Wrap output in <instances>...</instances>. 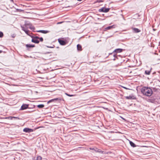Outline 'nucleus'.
<instances>
[{"instance_id": "nucleus-22", "label": "nucleus", "mask_w": 160, "mask_h": 160, "mask_svg": "<svg viewBox=\"0 0 160 160\" xmlns=\"http://www.w3.org/2000/svg\"><path fill=\"white\" fill-rule=\"evenodd\" d=\"M39 40H40V41L41 42H42L43 41V39L42 37L39 38Z\"/></svg>"}, {"instance_id": "nucleus-15", "label": "nucleus", "mask_w": 160, "mask_h": 160, "mask_svg": "<svg viewBox=\"0 0 160 160\" xmlns=\"http://www.w3.org/2000/svg\"><path fill=\"white\" fill-rule=\"evenodd\" d=\"M130 144L131 146L133 147H135L136 146L135 144L133 143V142H132V141H130Z\"/></svg>"}, {"instance_id": "nucleus-29", "label": "nucleus", "mask_w": 160, "mask_h": 160, "mask_svg": "<svg viewBox=\"0 0 160 160\" xmlns=\"http://www.w3.org/2000/svg\"><path fill=\"white\" fill-rule=\"evenodd\" d=\"M2 52V51L1 50H0V53H1Z\"/></svg>"}, {"instance_id": "nucleus-30", "label": "nucleus", "mask_w": 160, "mask_h": 160, "mask_svg": "<svg viewBox=\"0 0 160 160\" xmlns=\"http://www.w3.org/2000/svg\"><path fill=\"white\" fill-rule=\"evenodd\" d=\"M77 0L78 1H82V0Z\"/></svg>"}, {"instance_id": "nucleus-3", "label": "nucleus", "mask_w": 160, "mask_h": 160, "mask_svg": "<svg viewBox=\"0 0 160 160\" xmlns=\"http://www.w3.org/2000/svg\"><path fill=\"white\" fill-rule=\"evenodd\" d=\"M110 9V8H105L104 7H103L99 9L98 11L99 12H107L109 11Z\"/></svg>"}, {"instance_id": "nucleus-2", "label": "nucleus", "mask_w": 160, "mask_h": 160, "mask_svg": "<svg viewBox=\"0 0 160 160\" xmlns=\"http://www.w3.org/2000/svg\"><path fill=\"white\" fill-rule=\"evenodd\" d=\"M22 29L28 35H29V32L28 30V28H30L31 30H34V28L30 23L26 22L24 26H21Z\"/></svg>"}, {"instance_id": "nucleus-27", "label": "nucleus", "mask_w": 160, "mask_h": 160, "mask_svg": "<svg viewBox=\"0 0 160 160\" xmlns=\"http://www.w3.org/2000/svg\"><path fill=\"white\" fill-rule=\"evenodd\" d=\"M123 88L126 89H128L125 87H122Z\"/></svg>"}, {"instance_id": "nucleus-12", "label": "nucleus", "mask_w": 160, "mask_h": 160, "mask_svg": "<svg viewBox=\"0 0 160 160\" xmlns=\"http://www.w3.org/2000/svg\"><path fill=\"white\" fill-rule=\"evenodd\" d=\"M60 100V99H59V98H54V99H52L50 100L48 102V103H50V102H53L54 101H56V100Z\"/></svg>"}, {"instance_id": "nucleus-13", "label": "nucleus", "mask_w": 160, "mask_h": 160, "mask_svg": "<svg viewBox=\"0 0 160 160\" xmlns=\"http://www.w3.org/2000/svg\"><path fill=\"white\" fill-rule=\"evenodd\" d=\"M114 28V25H112V26L108 27L106 28H105V29L106 30H109V29H110L112 28Z\"/></svg>"}, {"instance_id": "nucleus-11", "label": "nucleus", "mask_w": 160, "mask_h": 160, "mask_svg": "<svg viewBox=\"0 0 160 160\" xmlns=\"http://www.w3.org/2000/svg\"><path fill=\"white\" fill-rule=\"evenodd\" d=\"M38 32H41L43 33H48L49 32V31H46V30H39L37 31Z\"/></svg>"}, {"instance_id": "nucleus-8", "label": "nucleus", "mask_w": 160, "mask_h": 160, "mask_svg": "<svg viewBox=\"0 0 160 160\" xmlns=\"http://www.w3.org/2000/svg\"><path fill=\"white\" fill-rule=\"evenodd\" d=\"M58 42L61 45H64L66 44L65 42L62 40H60V39H58Z\"/></svg>"}, {"instance_id": "nucleus-16", "label": "nucleus", "mask_w": 160, "mask_h": 160, "mask_svg": "<svg viewBox=\"0 0 160 160\" xmlns=\"http://www.w3.org/2000/svg\"><path fill=\"white\" fill-rule=\"evenodd\" d=\"M26 47H28V48H32V47H34V45H32L30 44H26Z\"/></svg>"}, {"instance_id": "nucleus-28", "label": "nucleus", "mask_w": 160, "mask_h": 160, "mask_svg": "<svg viewBox=\"0 0 160 160\" xmlns=\"http://www.w3.org/2000/svg\"><path fill=\"white\" fill-rule=\"evenodd\" d=\"M47 47H48V48H53L52 47H49L48 46Z\"/></svg>"}, {"instance_id": "nucleus-1", "label": "nucleus", "mask_w": 160, "mask_h": 160, "mask_svg": "<svg viewBox=\"0 0 160 160\" xmlns=\"http://www.w3.org/2000/svg\"><path fill=\"white\" fill-rule=\"evenodd\" d=\"M141 91L144 95L147 96H150L152 93V89L147 87H143L141 89Z\"/></svg>"}, {"instance_id": "nucleus-7", "label": "nucleus", "mask_w": 160, "mask_h": 160, "mask_svg": "<svg viewBox=\"0 0 160 160\" xmlns=\"http://www.w3.org/2000/svg\"><path fill=\"white\" fill-rule=\"evenodd\" d=\"M5 118V119H10L11 120H12L13 118H14V119H18V120L19 119V118L18 117H12V116H10V117H6V118Z\"/></svg>"}, {"instance_id": "nucleus-26", "label": "nucleus", "mask_w": 160, "mask_h": 160, "mask_svg": "<svg viewBox=\"0 0 160 160\" xmlns=\"http://www.w3.org/2000/svg\"><path fill=\"white\" fill-rule=\"evenodd\" d=\"M34 37L36 39H37L38 40L39 38L38 37H37V36H35V37Z\"/></svg>"}, {"instance_id": "nucleus-20", "label": "nucleus", "mask_w": 160, "mask_h": 160, "mask_svg": "<svg viewBox=\"0 0 160 160\" xmlns=\"http://www.w3.org/2000/svg\"><path fill=\"white\" fill-rule=\"evenodd\" d=\"M150 71H145V73L147 75H149L150 74Z\"/></svg>"}, {"instance_id": "nucleus-25", "label": "nucleus", "mask_w": 160, "mask_h": 160, "mask_svg": "<svg viewBox=\"0 0 160 160\" xmlns=\"http://www.w3.org/2000/svg\"><path fill=\"white\" fill-rule=\"evenodd\" d=\"M103 0H97V2H102Z\"/></svg>"}, {"instance_id": "nucleus-5", "label": "nucleus", "mask_w": 160, "mask_h": 160, "mask_svg": "<svg viewBox=\"0 0 160 160\" xmlns=\"http://www.w3.org/2000/svg\"><path fill=\"white\" fill-rule=\"evenodd\" d=\"M32 41L33 42L36 43H38L39 42L38 40L37 39H36L34 37H33L32 39Z\"/></svg>"}, {"instance_id": "nucleus-21", "label": "nucleus", "mask_w": 160, "mask_h": 160, "mask_svg": "<svg viewBox=\"0 0 160 160\" xmlns=\"http://www.w3.org/2000/svg\"><path fill=\"white\" fill-rule=\"evenodd\" d=\"M3 36V33H2V32H0V38H1V37H2Z\"/></svg>"}, {"instance_id": "nucleus-9", "label": "nucleus", "mask_w": 160, "mask_h": 160, "mask_svg": "<svg viewBox=\"0 0 160 160\" xmlns=\"http://www.w3.org/2000/svg\"><path fill=\"white\" fill-rule=\"evenodd\" d=\"M132 29L133 31L135 33H138L140 32V30L137 28H132Z\"/></svg>"}, {"instance_id": "nucleus-24", "label": "nucleus", "mask_w": 160, "mask_h": 160, "mask_svg": "<svg viewBox=\"0 0 160 160\" xmlns=\"http://www.w3.org/2000/svg\"><path fill=\"white\" fill-rule=\"evenodd\" d=\"M66 95L68 96H70V97H71V96H73V95H70V94H67V93H66Z\"/></svg>"}, {"instance_id": "nucleus-23", "label": "nucleus", "mask_w": 160, "mask_h": 160, "mask_svg": "<svg viewBox=\"0 0 160 160\" xmlns=\"http://www.w3.org/2000/svg\"><path fill=\"white\" fill-rule=\"evenodd\" d=\"M92 150H94L96 151V152H99L98 150H97V149H95L94 148H93L92 149H91Z\"/></svg>"}, {"instance_id": "nucleus-18", "label": "nucleus", "mask_w": 160, "mask_h": 160, "mask_svg": "<svg viewBox=\"0 0 160 160\" xmlns=\"http://www.w3.org/2000/svg\"><path fill=\"white\" fill-rule=\"evenodd\" d=\"M133 97H132L131 96H127L126 97V99H133Z\"/></svg>"}, {"instance_id": "nucleus-14", "label": "nucleus", "mask_w": 160, "mask_h": 160, "mask_svg": "<svg viewBox=\"0 0 160 160\" xmlns=\"http://www.w3.org/2000/svg\"><path fill=\"white\" fill-rule=\"evenodd\" d=\"M77 49L78 50L81 51L82 50V47L80 44H78L77 45Z\"/></svg>"}, {"instance_id": "nucleus-31", "label": "nucleus", "mask_w": 160, "mask_h": 160, "mask_svg": "<svg viewBox=\"0 0 160 160\" xmlns=\"http://www.w3.org/2000/svg\"><path fill=\"white\" fill-rule=\"evenodd\" d=\"M12 37L14 38L15 37V36H14V35H13L12 36Z\"/></svg>"}, {"instance_id": "nucleus-19", "label": "nucleus", "mask_w": 160, "mask_h": 160, "mask_svg": "<svg viewBox=\"0 0 160 160\" xmlns=\"http://www.w3.org/2000/svg\"><path fill=\"white\" fill-rule=\"evenodd\" d=\"M37 106L38 108H42L44 107V105L43 104H40L38 105Z\"/></svg>"}, {"instance_id": "nucleus-10", "label": "nucleus", "mask_w": 160, "mask_h": 160, "mask_svg": "<svg viewBox=\"0 0 160 160\" xmlns=\"http://www.w3.org/2000/svg\"><path fill=\"white\" fill-rule=\"evenodd\" d=\"M122 49L120 48H118L115 49L114 51V52H116L117 53L118 52H121L122 51Z\"/></svg>"}, {"instance_id": "nucleus-17", "label": "nucleus", "mask_w": 160, "mask_h": 160, "mask_svg": "<svg viewBox=\"0 0 160 160\" xmlns=\"http://www.w3.org/2000/svg\"><path fill=\"white\" fill-rule=\"evenodd\" d=\"M35 160H42V158L41 157L38 156L36 158H35Z\"/></svg>"}, {"instance_id": "nucleus-4", "label": "nucleus", "mask_w": 160, "mask_h": 160, "mask_svg": "<svg viewBox=\"0 0 160 160\" xmlns=\"http://www.w3.org/2000/svg\"><path fill=\"white\" fill-rule=\"evenodd\" d=\"M23 131L26 132H32L33 130L32 129L26 128L23 129Z\"/></svg>"}, {"instance_id": "nucleus-6", "label": "nucleus", "mask_w": 160, "mask_h": 160, "mask_svg": "<svg viewBox=\"0 0 160 160\" xmlns=\"http://www.w3.org/2000/svg\"><path fill=\"white\" fill-rule=\"evenodd\" d=\"M28 105H27V104H24V105H23L21 106V110H23L25 109L28 108Z\"/></svg>"}]
</instances>
